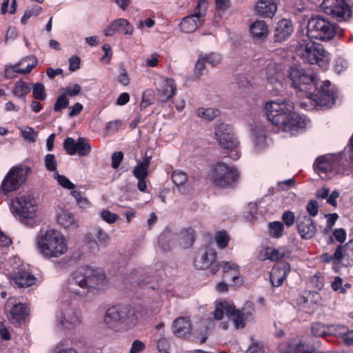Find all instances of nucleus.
Instances as JSON below:
<instances>
[{"mask_svg": "<svg viewBox=\"0 0 353 353\" xmlns=\"http://www.w3.org/2000/svg\"><path fill=\"white\" fill-rule=\"evenodd\" d=\"M312 333L314 336H325L328 332V326L325 327L320 323H313L312 325Z\"/></svg>", "mask_w": 353, "mask_h": 353, "instance_id": "obj_49", "label": "nucleus"}, {"mask_svg": "<svg viewBox=\"0 0 353 353\" xmlns=\"http://www.w3.org/2000/svg\"><path fill=\"white\" fill-rule=\"evenodd\" d=\"M161 80V87L158 90V95L161 101L165 103L175 95L176 85L172 79L163 77Z\"/></svg>", "mask_w": 353, "mask_h": 353, "instance_id": "obj_28", "label": "nucleus"}, {"mask_svg": "<svg viewBox=\"0 0 353 353\" xmlns=\"http://www.w3.org/2000/svg\"><path fill=\"white\" fill-rule=\"evenodd\" d=\"M214 136L223 148L230 150L229 157L232 159L237 160L240 158L239 141L230 125L224 123L216 124L214 129Z\"/></svg>", "mask_w": 353, "mask_h": 353, "instance_id": "obj_10", "label": "nucleus"}, {"mask_svg": "<svg viewBox=\"0 0 353 353\" xmlns=\"http://www.w3.org/2000/svg\"><path fill=\"white\" fill-rule=\"evenodd\" d=\"M252 142L253 152L260 153L268 147L267 137L262 125H255L252 128Z\"/></svg>", "mask_w": 353, "mask_h": 353, "instance_id": "obj_22", "label": "nucleus"}, {"mask_svg": "<svg viewBox=\"0 0 353 353\" xmlns=\"http://www.w3.org/2000/svg\"><path fill=\"white\" fill-rule=\"evenodd\" d=\"M28 315V308L24 303L14 304L10 310V321L12 324H21Z\"/></svg>", "mask_w": 353, "mask_h": 353, "instance_id": "obj_32", "label": "nucleus"}, {"mask_svg": "<svg viewBox=\"0 0 353 353\" xmlns=\"http://www.w3.org/2000/svg\"><path fill=\"white\" fill-rule=\"evenodd\" d=\"M31 91V84L23 80H19L15 82L12 94L18 99H25L28 93Z\"/></svg>", "mask_w": 353, "mask_h": 353, "instance_id": "obj_35", "label": "nucleus"}, {"mask_svg": "<svg viewBox=\"0 0 353 353\" xmlns=\"http://www.w3.org/2000/svg\"><path fill=\"white\" fill-rule=\"evenodd\" d=\"M290 252L286 247L274 248L266 247L260 254L261 260H270L271 261H279L290 257Z\"/></svg>", "mask_w": 353, "mask_h": 353, "instance_id": "obj_24", "label": "nucleus"}, {"mask_svg": "<svg viewBox=\"0 0 353 353\" xmlns=\"http://www.w3.org/2000/svg\"><path fill=\"white\" fill-rule=\"evenodd\" d=\"M53 178L57 181L58 184L63 188L70 190H74L75 185L64 175H61L58 172L53 173Z\"/></svg>", "mask_w": 353, "mask_h": 353, "instance_id": "obj_43", "label": "nucleus"}, {"mask_svg": "<svg viewBox=\"0 0 353 353\" xmlns=\"http://www.w3.org/2000/svg\"><path fill=\"white\" fill-rule=\"evenodd\" d=\"M32 95L36 100L44 101L47 97L45 86L41 83H36L31 85Z\"/></svg>", "mask_w": 353, "mask_h": 353, "instance_id": "obj_42", "label": "nucleus"}, {"mask_svg": "<svg viewBox=\"0 0 353 353\" xmlns=\"http://www.w3.org/2000/svg\"><path fill=\"white\" fill-rule=\"evenodd\" d=\"M232 312H233V306L230 305L228 302L223 301L216 303L215 310L213 312L214 318L216 320H221L223 319L225 314L230 316Z\"/></svg>", "mask_w": 353, "mask_h": 353, "instance_id": "obj_36", "label": "nucleus"}, {"mask_svg": "<svg viewBox=\"0 0 353 353\" xmlns=\"http://www.w3.org/2000/svg\"><path fill=\"white\" fill-rule=\"evenodd\" d=\"M81 88L78 84H72L62 89L63 93L66 97H75L80 94Z\"/></svg>", "mask_w": 353, "mask_h": 353, "instance_id": "obj_57", "label": "nucleus"}, {"mask_svg": "<svg viewBox=\"0 0 353 353\" xmlns=\"http://www.w3.org/2000/svg\"><path fill=\"white\" fill-rule=\"evenodd\" d=\"M296 229L301 238L304 240L312 239L316 233V226L311 217L305 213L298 216Z\"/></svg>", "mask_w": 353, "mask_h": 353, "instance_id": "obj_20", "label": "nucleus"}, {"mask_svg": "<svg viewBox=\"0 0 353 353\" xmlns=\"http://www.w3.org/2000/svg\"><path fill=\"white\" fill-rule=\"evenodd\" d=\"M85 242L91 252L95 253L99 250V245H106L109 241L108 234L99 227H94L85 236Z\"/></svg>", "mask_w": 353, "mask_h": 353, "instance_id": "obj_19", "label": "nucleus"}, {"mask_svg": "<svg viewBox=\"0 0 353 353\" xmlns=\"http://www.w3.org/2000/svg\"><path fill=\"white\" fill-rule=\"evenodd\" d=\"M37 64V60L34 56L24 57L14 65H6L4 72L5 77L7 79H12L15 77L14 73H29Z\"/></svg>", "mask_w": 353, "mask_h": 353, "instance_id": "obj_18", "label": "nucleus"}, {"mask_svg": "<svg viewBox=\"0 0 353 353\" xmlns=\"http://www.w3.org/2000/svg\"><path fill=\"white\" fill-rule=\"evenodd\" d=\"M132 279L136 281L139 285L143 287L149 283L150 278L148 275L141 274L139 270H136L132 273Z\"/></svg>", "mask_w": 353, "mask_h": 353, "instance_id": "obj_53", "label": "nucleus"}, {"mask_svg": "<svg viewBox=\"0 0 353 353\" xmlns=\"http://www.w3.org/2000/svg\"><path fill=\"white\" fill-rule=\"evenodd\" d=\"M270 236L274 239H279L283 236L284 225L281 221L270 222L268 225Z\"/></svg>", "mask_w": 353, "mask_h": 353, "instance_id": "obj_38", "label": "nucleus"}, {"mask_svg": "<svg viewBox=\"0 0 353 353\" xmlns=\"http://www.w3.org/2000/svg\"><path fill=\"white\" fill-rule=\"evenodd\" d=\"M254 307L251 303H247L241 310H236L233 307V312L230 314L236 329H242L245 327V321L252 319Z\"/></svg>", "mask_w": 353, "mask_h": 353, "instance_id": "obj_21", "label": "nucleus"}, {"mask_svg": "<svg viewBox=\"0 0 353 353\" xmlns=\"http://www.w3.org/2000/svg\"><path fill=\"white\" fill-rule=\"evenodd\" d=\"M294 105L288 101L280 99L270 101L265 105L268 120L281 131L296 135L304 130L310 121L294 110Z\"/></svg>", "mask_w": 353, "mask_h": 353, "instance_id": "obj_3", "label": "nucleus"}, {"mask_svg": "<svg viewBox=\"0 0 353 353\" xmlns=\"http://www.w3.org/2000/svg\"><path fill=\"white\" fill-rule=\"evenodd\" d=\"M347 165L341 152L338 154H326L317 157L314 163V169L321 177L322 174L328 176L343 170Z\"/></svg>", "mask_w": 353, "mask_h": 353, "instance_id": "obj_11", "label": "nucleus"}, {"mask_svg": "<svg viewBox=\"0 0 353 353\" xmlns=\"http://www.w3.org/2000/svg\"><path fill=\"white\" fill-rule=\"evenodd\" d=\"M206 63H209L211 66L214 67L217 65L221 60V55L219 53L212 52L210 54H201Z\"/></svg>", "mask_w": 353, "mask_h": 353, "instance_id": "obj_52", "label": "nucleus"}, {"mask_svg": "<svg viewBox=\"0 0 353 353\" xmlns=\"http://www.w3.org/2000/svg\"><path fill=\"white\" fill-rule=\"evenodd\" d=\"M214 239L217 246L221 249H223L227 247L230 238L225 231L221 230L216 232Z\"/></svg>", "mask_w": 353, "mask_h": 353, "instance_id": "obj_44", "label": "nucleus"}, {"mask_svg": "<svg viewBox=\"0 0 353 353\" xmlns=\"http://www.w3.org/2000/svg\"><path fill=\"white\" fill-rule=\"evenodd\" d=\"M282 221L288 227H291L295 222V215L292 211H286L282 215Z\"/></svg>", "mask_w": 353, "mask_h": 353, "instance_id": "obj_59", "label": "nucleus"}, {"mask_svg": "<svg viewBox=\"0 0 353 353\" xmlns=\"http://www.w3.org/2000/svg\"><path fill=\"white\" fill-rule=\"evenodd\" d=\"M323 261L326 263L333 262L334 264H339L343 259V245H339L333 254L329 253H323L321 256Z\"/></svg>", "mask_w": 353, "mask_h": 353, "instance_id": "obj_37", "label": "nucleus"}, {"mask_svg": "<svg viewBox=\"0 0 353 353\" xmlns=\"http://www.w3.org/2000/svg\"><path fill=\"white\" fill-rule=\"evenodd\" d=\"M288 77L292 86L299 91L304 92L306 97L314 102V105L319 108H329L335 102V90L331 87L329 81L319 82L316 76L307 68L292 67L288 71Z\"/></svg>", "mask_w": 353, "mask_h": 353, "instance_id": "obj_1", "label": "nucleus"}, {"mask_svg": "<svg viewBox=\"0 0 353 353\" xmlns=\"http://www.w3.org/2000/svg\"><path fill=\"white\" fill-rule=\"evenodd\" d=\"M348 327L342 325H330L328 326L329 334H332L336 336H341L343 338Z\"/></svg>", "mask_w": 353, "mask_h": 353, "instance_id": "obj_51", "label": "nucleus"}, {"mask_svg": "<svg viewBox=\"0 0 353 353\" xmlns=\"http://www.w3.org/2000/svg\"><path fill=\"white\" fill-rule=\"evenodd\" d=\"M68 105L69 99H68V97L62 92V94L57 99L54 106V111L59 112L62 109L68 108Z\"/></svg>", "mask_w": 353, "mask_h": 353, "instance_id": "obj_55", "label": "nucleus"}, {"mask_svg": "<svg viewBox=\"0 0 353 353\" xmlns=\"http://www.w3.org/2000/svg\"><path fill=\"white\" fill-rule=\"evenodd\" d=\"M219 114V111L213 108H199L196 110V115L203 119L212 121Z\"/></svg>", "mask_w": 353, "mask_h": 353, "instance_id": "obj_40", "label": "nucleus"}, {"mask_svg": "<svg viewBox=\"0 0 353 353\" xmlns=\"http://www.w3.org/2000/svg\"><path fill=\"white\" fill-rule=\"evenodd\" d=\"M10 210L14 218L28 227L37 223L38 206L30 194H20L11 201Z\"/></svg>", "mask_w": 353, "mask_h": 353, "instance_id": "obj_5", "label": "nucleus"}, {"mask_svg": "<svg viewBox=\"0 0 353 353\" xmlns=\"http://www.w3.org/2000/svg\"><path fill=\"white\" fill-rule=\"evenodd\" d=\"M343 257L353 259V239L345 245H343Z\"/></svg>", "mask_w": 353, "mask_h": 353, "instance_id": "obj_64", "label": "nucleus"}, {"mask_svg": "<svg viewBox=\"0 0 353 353\" xmlns=\"http://www.w3.org/2000/svg\"><path fill=\"white\" fill-rule=\"evenodd\" d=\"M35 245L37 250L45 259L59 258L68 250L65 236L55 229L40 232L36 237Z\"/></svg>", "mask_w": 353, "mask_h": 353, "instance_id": "obj_4", "label": "nucleus"}, {"mask_svg": "<svg viewBox=\"0 0 353 353\" xmlns=\"http://www.w3.org/2000/svg\"><path fill=\"white\" fill-rule=\"evenodd\" d=\"M172 180L175 185L179 186L187 181L188 176L185 172L181 170H175L172 174Z\"/></svg>", "mask_w": 353, "mask_h": 353, "instance_id": "obj_54", "label": "nucleus"}, {"mask_svg": "<svg viewBox=\"0 0 353 353\" xmlns=\"http://www.w3.org/2000/svg\"><path fill=\"white\" fill-rule=\"evenodd\" d=\"M336 34L335 25L321 15L312 16L307 24V38L328 41Z\"/></svg>", "mask_w": 353, "mask_h": 353, "instance_id": "obj_9", "label": "nucleus"}, {"mask_svg": "<svg viewBox=\"0 0 353 353\" xmlns=\"http://www.w3.org/2000/svg\"><path fill=\"white\" fill-rule=\"evenodd\" d=\"M137 321L135 310L129 305H117L106 310L103 323L110 329L119 330L121 326L130 327Z\"/></svg>", "mask_w": 353, "mask_h": 353, "instance_id": "obj_7", "label": "nucleus"}, {"mask_svg": "<svg viewBox=\"0 0 353 353\" xmlns=\"http://www.w3.org/2000/svg\"><path fill=\"white\" fill-rule=\"evenodd\" d=\"M192 331L190 320L186 317H179L172 323V332L178 338H186Z\"/></svg>", "mask_w": 353, "mask_h": 353, "instance_id": "obj_29", "label": "nucleus"}, {"mask_svg": "<svg viewBox=\"0 0 353 353\" xmlns=\"http://www.w3.org/2000/svg\"><path fill=\"white\" fill-rule=\"evenodd\" d=\"M32 170L24 165L12 166L4 176L0 185V195L2 198L17 191L26 182Z\"/></svg>", "mask_w": 353, "mask_h": 353, "instance_id": "obj_8", "label": "nucleus"}, {"mask_svg": "<svg viewBox=\"0 0 353 353\" xmlns=\"http://www.w3.org/2000/svg\"><path fill=\"white\" fill-rule=\"evenodd\" d=\"M348 66L347 61L342 58H338L335 60L334 71L337 74H341L343 71L347 69Z\"/></svg>", "mask_w": 353, "mask_h": 353, "instance_id": "obj_62", "label": "nucleus"}, {"mask_svg": "<svg viewBox=\"0 0 353 353\" xmlns=\"http://www.w3.org/2000/svg\"><path fill=\"white\" fill-rule=\"evenodd\" d=\"M70 194L75 199L77 205L81 208H87L90 206L89 201L87 198L83 196L82 192L77 190H72L71 191Z\"/></svg>", "mask_w": 353, "mask_h": 353, "instance_id": "obj_47", "label": "nucleus"}, {"mask_svg": "<svg viewBox=\"0 0 353 353\" xmlns=\"http://www.w3.org/2000/svg\"><path fill=\"white\" fill-rule=\"evenodd\" d=\"M171 235L170 233H163L160 235L158 244L163 251L170 250L171 245Z\"/></svg>", "mask_w": 353, "mask_h": 353, "instance_id": "obj_50", "label": "nucleus"}, {"mask_svg": "<svg viewBox=\"0 0 353 353\" xmlns=\"http://www.w3.org/2000/svg\"><path fill=\"white\" fill-rule=\"evenodd\" d=\"M77 154L81 157L88 156L91 152V145L89 141L83 137L78 138Z\"/></svg>", "mask_w": 353, "mask_h": 353, "instance_id": "obj_41", "label": "nucleus"}, {"mask_svg": "<svg viewBox=\"0 0 353 353\" xmlns=\"http://www.w3.org/2000/svg\"><path fill=\"white\" fill-rule=\"evenodd\" d=\"M12 279L20 288H27L33 285L36 278L29 272L26 271L23 265L20 264V259L14 256L12 259Z\"/></svg>", "mask_w": 353, "mask_h": 353, "instance_id": "obj_17", "label": "nucleus"}, {"mask_svg": "<svg viewBox=\"0 0 353 353\" xmlns=\"http://www.w3.org/2000/svg\"><path fill=\"white\" fill-rule=\"evenodd\" d=\"M44 164L47 170L50 172H58L57 169V162L55 159V157L52 154H48L44 157Z\"/></svg>", "mask_w": 353, "mask_h": 353, "instance_id": "obj_48", "label": "nucleus"}, {"mask_svg": "<svg viewBox=\"0 0 353 353\" xmlns=\"http://www.w3.org/2000/svg\"><path fill=\"white\" fill-rule=\"evenodd\" d=\"M221 267L223 268L225 276H227L226 274L228 273L230 270L234 272V274L232 275V281L234 283H236V280L239 281L240 279L239 276V266L234 262L223 261L220 263V268Z\"/></svg>", "mask_w": 353, "mask_h": 353, "instance_id": "obj_39", "label": "nucleus"}, {"mask_svg": "<svg viewBox=\"0 0 353 353\" xmlns=\"http://www.w3.org/2000/svg\"><path fill=\"white\" fill-rule=\"evenodd\" d=\"M306 210L310 216H316L319 212L318 202L315 200L310 201L307 204Z\"/></svg>", "mask_w": 353, "mask_h": 353, "instance_id": "obj_60", "label": "nucleus"}, {"mask_svg": "<svg viewBox=\"0 0 353 353\" xmlns=\"http://www.w3.org/2000/svg\"><path fill=\"white\" fill-rule=\"evenodd\" d=\"M117 81L121 85L123 86H127L130 83V77L128 76V72L123 67L119 68Z\"/></svg>", "mask_w": 353, "mask_h": 353, "instance_id": "obj_58", "label": "nucleus"}, {"mask_svg": "<svg viewBox=\"0 0 353 353\" xmlns=\"http://www.w3.org/2000/svg\"><path fill=\"white\" fill-rule=\"evenodd\" d=\"M77 145L78 140L76 141L72 137H67L63 142V148L68 154L73 156L77 154Z\"/></svg>", "mask_w": 353, "mask_h": 353, "instance_id": "obj_45", "label": "nucleus"}, {"mask_svg": "<svg viewBox=\"0 0 353 353\" xmlns=\"http://www.w3.org/2000/svg\"><path fill=\"white\" fill-rule=\"evenodd\" d=\"M293 25L290 20L283 19L280 20L274 30V37L276 41L286 40L293 32Z\"/></svg>", "mask_w": 353, "mask_h": 353, "instance_id": "obj_30", "label": "nucleus"}, {"mask_svg": "<svg viewBox=\"0 0 353 353\" xmlns=\"http://www.w3.org/2000/svg\"><path fill=\"white\" fill-rule=\"evenodd\" d=\"M205 61L204 58L200 54L198 58V60L195 64L194 68V74L197 77H199L202 74L203 71L205 69Z\"/></svg>", "mask_w": 353, "mask_h": 353, "instance_id": "obj_63", "label": "nucleus"}, {"mask_svg": "<svg viewBox=\"0 0 353 353\" xmlns=\"http://www.w3.org/2000/svg\"><path fill=\"white\" fill-rule=\"evenodd\" d=\"M207 0H199L194 13L184 17L180 23L181 31L185 33L193 32L203 23L207 12Z\"/></svg>", "mask_w": 353, "mask_h": 353, "instance_id": "obj_13", "label": "nucleus"}, {"mask_svg": "<svg viewBox=\"0 0 353 353\" xmlns=\"http://www.w3.org/2000/svg\"><path fill=\"white\" fill-rule=\"evenodd\" d=\"M216 259V251L211 248H207L196 255L194 265L198 270L210 268L212 274H215L220 269V263L217 262Z\"/></svg>", "mask_w": 353, "mask_h": 353, "instance_id": "obj_16", "label": "nucleus"}, {"mask_svg": "<svg viewBox=\"0 0 353 353\" xmlns=\"http://www.w3.org/2000/svg\"><path fill=\"white\" fill-rule=\"evenodd\" d=\"M279 349L281 353H313L309 350V346L294 340L282 343Z\"/></svg>", "mask_w": 353, "mask_h": 353, "instance_id": "obj_31", "label": "nucleus"}, {"mask_svg": "<svg viewBox=\"0 0 353 353\" xmlns=\"http://www.w3.org/2000/svg\"><path fill=\"white\" fill-rule=\"evenodd\" d=\"M290 271L288 263H280L274 265L270 279L273 286L279 287L282 285Z\"/></svg>", "mask_w": 353, "mask_h": 353, "instance_id": "obj_23", "label": "nucleus"}, {"mask_svg": "<svg viewBox=\"0 0 353 353\" xmlns=\"http://www.w3.org/2000/svg\"><path fill=\"white\" fill-rule=\"evenodd\" d=\"M133 30V26L126 19H118L112 21L104 30V34L106 37H111L116 32H120L125 34H132Z\"/></svg>", "mask_w": 353, "mask_h": 353, "instance_id": "obj_25", "label": "nucleus"}, {"mask_svg": "<svg viewBox=\"0 0 353 353\" xmlns=\"http://www.w3.org/2000/svg\"><path fill=\"white\" fill-rule=\"evenodd\" d=\"M250 32L253 38L264 39L269 34L268 26L264 21L256 20L250 25Z\"/></svg>", "mask_w": 353, "mask_h": 353, "instance_id": "obj_34", "label": "nucleus"}, {"mask_svg": "<svg viewBox=\"0 0 353 353\" xmlns=\"http://www.w3.org/2000/svg\"><path fill=\"white\" fill-rule=\"evenodd\" d=\"M278 8L277 0H259L255 7L258 15L272 18Z\"/></svg>", "mask_w": 353, "mask_h": 353, "instance_id": "obj_27", "label": "nucleus"}, {"mask_svg": "<svg viewBox=\"0 0 353 353\" xmlns=\"http://www.w3.org/2000/svg\"><path fill=\"white\" fill-rule=\"evenodd\" d=\"M321 8L338 21H346L352 16L351 8L345 0H323Z\"/></svg>", "mask_w": 353, "mask_h": 353, "instance_id": "obj_14", "label": "nucleus"}, {"mask_svg": "<svg viewBox=\"0 0 353 353\" xmlns=\"http://www.w3.org/2000/svg\"><path fill=\"white\" fill-rule=\"evenodd\" d=\"M266 79L270 83H280V81L283 77V67L281 65H277L272 60L267 61L265 68L263 70Z\"/></svg>", "mask_w": 353, "mask_h": 353, "instance_id": "obj_26", "label": "nucleus"}, {"mask_svg": "<svg viewBox=\"0 0 353 353\" xmlns=\"http://www.w3.org/2000/svg\"><path fill=\"white\" fill-rule=\"evenodd\" d=\"M21 134L24 139L29 142H34L36 139L34 130L32 128L26 127L25 129L21 130Z\"/></svg>", "mask_w": 353, "mask_h": 353, "instance_id": "obj_61", "label": "nucleus"}, {"mask_svg": "<svg viewBox=\"0 0 353 353\" xmlns=\"http://www.w3.org/2000/svg\"><path fill=\"white\" fill-rule=\"evenodd\" d=\"M239 176L236 168L220 162L214 166L211 179L217 186L229 188L238 181Z\"/></svg>", "mask_w": 353, "mask_h": 353, "instance_id": "obj_12", "label": "nucleus"}, {"mask_svg": "<svg viewBox=\"0 0 353 353\" xmlns=\"http://www.w3.org/2000/svg\"><path fill=\"white\" fill-rule=\"evenodd\" d=\"M81 323V311L70 305L65 306L57 316L56 325L59 329H74Z\"/></svg>", "mask_w": 353, "mask_h": 353, "instance_id": "obj_15", "label": "nucleus"}, {"mask_svg": "<svg viewBox=\"0 0 353 353\" xmlns=\"http://www.w3.org/2000/svg\"><path fill=\"white\" fill-rule=\"evenodd\" d=\"M57 220L59 225L65 228H76L78 221L74 215L68 210L60 209L57 214Z\"/></svg>", "mask_w": 353, "mask_h": 353, "instance_id": "obj_33", "label": "nucleus"}, {"mask_svg": "<svg viewBox=\"0 0 353 353\" xmlns=\"http://www.w3.org/2000/svg\"><path fill=\"white\" fill-rule=\"evenodd\" d=\"M105 276L102 270L88 265L81 266L72 272L62 286V299L83 301L89 293L102 290Z\"/></svg>", "mask_w": 353, "mask_h": 353, "instance_id": "obj_2", "label": "nucleus"}, {"mask_svg": "<svg viewBox=\"0 0 353 353\" xmlns=\"http://www.w3.org/2000/svg\"><path fill=\"white\" fill-rule=\"evenodd\" d=\"M346 164L353 163V134L350 139V143L341 152Z\"/></svg>", "mask_w": 353, "mask_h": 353, "instance_id": "obj_46", "label": "nucleus"}, {"mask_svg": "<svg viewBox=\"0 0 353 353\" xmlns=\"http://www.w3.org/2000/svg\"><path fill=\"white\" fill-rule=\"evenodd\" d=\"M101 217L105 222L110 224L115 223L119 219L117 214L108 210H103L101 212Z\"/></svg>", "mask_w": 353, "mask_h": 353, "instance_id": "obj_56", "label": "nucleus"}, {"mask_svg": "<svg viewBox=\"0 0 353 353\" xmlns=\"http://www.w3.org/2000/svg\"><path fill=\"white\" fill-rule=\"evenodd\" d=\"M296 54L303 62L316 64L321 68H326L330 60V53L323 45L308 38L301 39L299 41Z\"/></svg>", "mask_w": 353, "mask_h": 353, "instance_id": "obj_6", "label": "nucleus"}]
</instances>
